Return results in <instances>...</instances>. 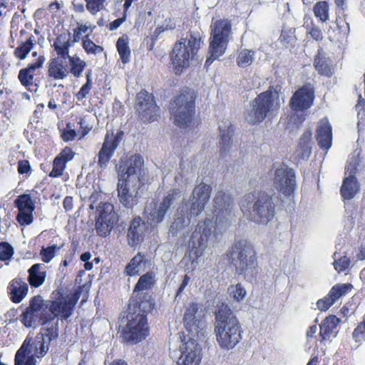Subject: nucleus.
Wrapping results in <instances>:
<instances>
[{
	"label": "nucleus",
	"instance_id": "nucleus-1",
	"mask_svg": "<svg viewBox=\"0 0 365 365\" xmlns=\"http://www.w3.org/2000/svg\"><path fill=\"white\" fill-rule=\"evenodd\" d=\"M214 217H207L205 220L200 221L193 232L191 240L192 246L196 249V255L202 256L207 247L208 243L216 240L215 227H226L232 217L233 202L230 195L220 191L213 199Z\"/></svg>",
	"mask_w": 365,
	"mask_h": 365
},
{
	"label": "nucleus",
	"instance_id": "nucleus-2",
	"mask_svg": "<svg viewBox=\"0 0 365 365\" xmlns=\"http://www.w3.org/2000/svg\"><path fill=\"white\" fill-rule=\"evenodd\" d=\"M143 159L138 155H132L119 168L118 197L120 202L131 208L138 202L139 190L142 186Z\"/></svg>",
	"mask_w": 365,
	"mask_h": 365
},
{
	"label": "nucleus",
	"instance_id": "nucleus-3",
	"mask_svg": "<svg viewBox=\"0 0 365 365\" xmlns=\"http://www.w3.org/2000/svg\"><path fill=\"white\" fill-rule=\"evenodd\" d=\"M141 299V297H138ZM153 301L131 300L127 315V324L123 328L121 336L128 343L136 344L145 339L150 334L147 314L153 309Z\"/></svg>",
	"mask_w": 365,
	"mask_h": 365
},
{
	"label": "nucleus",
	"instance_id": "nucleus-4",
	"mask_svg": "<svg viewBox=\"0 0 365 365\" xmlns=\"http://www.w3.org/2000/svg\"><path fill=\"white\" fill-rule=\"evenodd\" d=\"M41 333L38 334L31 344V339L26 338L15 355V365H36L35 358L43 356L50 342L56 339L58 334L56 322H43Z\"/></svg>",
	"mask_w": 365,
	"mask_h": 365
},
{
	"label": "nucleus",
	"instance_id": "nucleus-5",
	"mask_svg": "<svg viewBox=\"0 0 365 365\" xmlns=\"http://www.w3.org/2000/svg\"><path fill=\"white\" fill-rule=\"evenodd\" d=\"M211 192L212 187L210 185L200 183L195 187L188 200H183V207L178 211L170 227L173 235L180 234L190 225V217H197L202 213L210 200Z\"/></svg>",
	"mask_w": 365,
	"mask_h": 365
},
{
	"label": "nucleus",
	"instance_id": "nucleus-6",
	"mask_svg": "<svg viewBox=\"0 0 365 365\" xmlns=\"http://www.w3.org/2000/svg\"><path fill=\"white\" fill-rule=\"evenodd\" d=\"M242 330L230 307L222 304L215 313V334L219 346L225 350L235 347L242 339Z\"/></svg>",
	"mask_w": 365,
	"mask_h": 365
},
{
	"label": "nucleus",
	"instance_id": "nucleus-7",
	"mask_svg": "<svg viewBox=\"0 0 365 365\" xmlns=\"http://www.w3.org/2000/svg\"><path fill=\"white\" fill-rule=\"evenodd\" d=\"M280 88L271 86L264 92L259 93L250 103V108L246 110L245 119L251 123L262 122L266 118L276 116L281 106V100L284 103V97L281 96Z\"/></svg>",
	"mask_w": 365,
	"mask_h": 365
},
{
	"label": "nucleus",
	"instance_id": "nucleus-8",
	"mask_svg": "<svg viewBox=\"0 0 365 365\" xmlns=\"http://www.w3.org/2000/svg\"><path fill=\"white\" fill-rule=\"evenodd\" d=\"M244 215L257 222L266 224L274 215L272 197L264 192H252L244 196L240 202Z\"/></svg>",
	"mask_w": 365,
	"mask_h": 365
},
{
	"label": "nucleus",
	"instance_id": "nucleus-9",
	"mask_svg": "<svg viewBox=\"0 0 365 365\" xmlns=\"http://www.w3.org/2000/svg\"><path fill=\"white\" fill-rule=\"evenodd\" d=\"M230 255L237 274L243 275L247 280L257 276L258 268L256 252L250 242L243 239L236 240Z\"/></svg>",
	"mask_w": 365,
	"mask_h": 365
},
{
	"label": "nucleus",
	"instance_id": "nucleus-10",
	"mask_svg": "<svg viewBox=\"0 0 365 365\" xmlns=\"http://www.w3.org/2000/svg\"><path fill=\"white\" fill-rule=\"evenodd\" d=\"M201 34L190 31L185 38L178 41L173 48L171 62L175 73H180L187 68L200 48Z\"/></svg>",
	"mask_w": 365,
	"mask_h": 365
},
{
	"label": "nucleus",
	"instance_id": "nucleus-11",
	"mask_svg": "<svg viewBox=\"0 0 365 365\" xmlns=\"http://www.w3.org/2000/svg\"><path fill=\"white\" fill-rule=\"evenodd\" d=\"M210 28V56L205 61V66H207L225 52L231 32V24L227 19H220L212 21Z\"/></svg>",
	"mask_w": 365,
	"mask_h": 365
},
{
	"label": "nucleus",
	"instance_id": "nucleus-12",
	"mask_svg": "<svg viewBox=\"0 0 365 365\" xmlns=\"http://www.w3.org/2000/svg\"><path fill=\"white\" fill-rule=\"evenodd\" d=\"M195 112V96L192 92L180 94L172 103L171 115L175 123L183 127L190 123Z\"/></svg>",
	"mask_w": 365,
	"mask_h": 365
},
{
	"label": "nucleus",
	"instance_id": "nucleus-13",
	"mask_svg": "<svg viewBox=\"0 0 365 365\" xmlns=\"http://www.w3.org/2000/svg\"><path fill=\"white\" fill-rule=\"evenodd\" d=\"M180 196V190L174 189L163 199L159 205L154 202L148 203L145 208L148 223L151 226H155L163 222L168 209Z\"/></svg>",
	"mask_w": 365,
	"mask_h": 365
},
{
	"label": "nucleus",
	"instance_id": "nucleus-14",
	"mask_svg": "<svg viewBox=\"0 0 365 365\" xmlns=\"http://www.w3.org/2000/svg\"><path fill=\"white\" fill-rule=\"evenodd\" d=\"M359 163V153L354 152L348 159L345 167V177L341 187V194L345 200L353 198L359 191V185L355 177Z\"/></svg>",
	"mask_w": 365,
	"mask_h": 365
},
{
	"label": "nucleus",
	"instance_id": "nucleus-15",
	"mask_svg": "<svg viewBox=\"0 0 365 365\" xmlns=\"http://www.w3.org/2000/svg\"><path fill=\"white\" fill-rule=\"evenodd\" d=\"M205 313L202 307L197 304L192 303L186 309L184 314V324L190 336L200 337L204 334L205 322Z\"/></svg>",
	"mask_w": 365,
	"mask_h": 365
},
{
	"label": "nucleus",
	"instance_id": "nucleus-16",
	"mask_svg": "<svg viewBox=\"0 0 365 365\" xmlns=\"http://www.w3.org/2000/svg\"><path fill=\"white\" fill-rule=\"evenodd\" d=\"M273 185L279 192L290 196L297 188L294 170L286 165H280L274 169Z\"/></svg>",
	"mask_w": 365,
	"mask_h": 365
},
{
	"label": "nucleus",
	"instance_id": "nucleus-17",
	"mask_svg": "<svg viewBox=\"0 0 365 365\" xmlns=\"http://www.w3.org/2000/svg\"><path fill=\"white\" fill-rule=\"evenodd\" d=\"M78 299V298L73 294H68L50 302V304H46L52 316L50 315L48 319L43 322H56L57 327L58 328V320L67 319L72 315Z\"/></svg>",
	"mask_w": 365,
	"mask_h": 365
},
{
	"label": "nucleus",
	"instance_id": "nucleus-18",
	"mask_svg": "<svg viewBox=\"0 0 365 365\" xmlns=\"http://www.w3.org/2000/svg\"><path fill=\"white\" fill-rule=\"evenodd\" d=\"M198 337L187 335L182 339L180 346V356L178 358L179 365H198L200 362V349L197 344Z\"/></svg>",
	"mask_w": 365,
	"mask_h": 365
},
{
	"label": "nucleus",
	"instance_id": "nucleus-19",
	"mask_svg": "<svg viewBox=\"0 0 365 365\" xmlns=\"http://www.w3.org/2000/svg\"><path fill=\"white\" fill-rule=\"evenodd\" d=\"M136 108L140 118L148 122L154 121L159 111L153 96L145 90H142L137 95Z\"/></svg>",
	"mask_w": 365,
	"mask_h": 365
},
{
	"label": "nucleus",
	"instance_id": "nucleus-20",
	"mask_svg": "<svg viewBox=\"0 0 365 365\" xmlns=\"http://www.w3.org/2000/svg\"><path fill=\"white\" fill-rule=\"evenodd\" d=\"M123 134V132L120 130H117L115 133L113 130L111 131L108 130L103 146L98 153V163L101 168L106 167L122 140Z\"/></svg>",
	"mask_w": 365,
	"mask_h": 365
},
{
	"label": "nucleus",
	"instance_id": "nucleus-21",
	"mask_svg": "<svg viewBox=\"0 0 365 365\" xmlns=\"http://www.w3.org/2000/svg\"><path fill=\"white\" fill-rule=\"evenodd\" d=\"M314 98L313 88L309 86H305L294 93L290 99L289 106L295 112L302 111L312 106Z\"/></svg>",
	"mask_w": 365,
	"mask_h": 365
},
{
	"label": "nucleus",
	"instance_id": "nucleus-22",
	"mask_svg": "<svg viewBox=\"0 0 365 365\" xmlns=\"http://www.w3.org/2000/svg\"><path fill=\"white\" fill-rule=\"evenodd\" d=\"M219 149L222 155H226L232 145L234 128L230 120H222L219 124Z\"/></svg>",
	"mask_w": 365,
	"mask_h": 365
},
{
	"label": "nucleus",
	"instance_id": "nucleus-23",
	"mask_svg": "<svg viewBox=\"0 0 365 365\" xmlns=\"http://www.w3.org/2000/svg\"><path fill=\"white\" fill-rule=\"evenodd\" d=\"M340 319L334 315L327 317L319 325V336L322 342H331L338 334L337 326Z\"/></svg>",
	"mask_w": 365,
	"mask_h": 365
},
{
	"label": "nucleus",
	"instance_id": "nucleus-24",
	"mask_svg": "<svg viewBox=\"0 0 365 365\" xmlns=\"http://www.w3.org/2000/svg\"><path fill=\"white\" fill-rule=\"evenodd\" d=\"M70 73L68 61L62 58H52L48 66V75L55 80H63Z\"/></svg>",
	"mask_w": 365,
	"mask_h": 365
},
{
	"label": "nucleus",
	"instance_id": "nucleus-25",
	"mask_svg": "<svg viewBox=\"0 0 365 365\" xmlns=\"http://www.w3.org/2000/svg\"><path fill=\"white\" fill-rule=\"evenodd\" d=\"M317 140L321 148L326 150H329L331 146V126L327 119H322L319 122L317 130Z\"/></svg>",
	"mask_w": 365,
	"mask_h": 365
},
{
	"label": "nucleus",
	"instance_id": "nucleus-26",
	"mask_svg": "<svg viewBox=\"0 0 365 365\" xmlns=\"http://www.w3.org/2000/svg\"><path fill=\"white\" fill-rule=\"evenodd\" d=\"M45 60L46 58L44 56L40 55L34 63H31L28 67L20 70L18 77L23 86H29L33 84L35 71L43 66Z\"/></svg>",
	"mask_w": 365,
	"mask_h": 365
},
{
	"label": "nucleus",
	"instance_id": "nucleus-27",
	"mask_svg": "<svg viewBox=\"0 0 365 365\" xmlns=\"http://www.w3.org/2000/svg\"><path fill=\"white\" fill-rule=\"evenodd\" d=\"M11 301L14 303L21 302L29 291L28 284L20 279H13L7 287Z\"/></svg>",
	"mask_w": 365,
	"mask_h": 365
},
{
	"label": "nucleus",
	"instance_id": "nucleus-28",
	"mask_svg": "<svg viewBox=\"0 0 365 365\" xmlns=\"http://www.w3.org/2000/svg\"><path fill=\"white\" fill-rule=\"evenodd\" d=\"M72 46L70 34H60L55 39L53 47L57 56L54 58H62L67 61L72 56L69 55V48Z\"/></svg>",
	"mask_w": 365,
	"mask_h": 365
},
{
	"label": "nucleus",
	"instance_id": "nucleus-29",
	"mask_svg": "<svg viewBox=\"0 0 365 365\" xmlns=\"http://www.w3.org/2000/svg\"><path fill=\"white\" fill-rule=\"evenodd\" d=\"M154 283L155 274L153 272H147L146 274L142 275L135 287L132 300L138 299V301H140V299H138V297H141V300L146 299H150L152 300L150 296H143V294L139 293V292L150 289Z\"/></svg>",
	"mask_w": 365,
	"mask_h": 365
},
{
	"label": "nucleus",
	"instance_id": "nucleus-30",
	"mask_svg": "<svg viewBox=\"0 0 365 365\" xmlns=\"http://www.w3.org/2000/svg\"><path fill=\"white\" fill-rule=\"evenodd\" d=\"M144 227V223L142 222L140 217L134 218L132 220L128 231L129 245L135 247L141 242Z\"/></svg>",
	"mask_w": 365,
	"mask_h": 365
},
{
	"label": "nucleus",
	"instance_id": "nucleus-31",
	"mask_svg": "<svg viewBox=\"0 0 365 365\" xmlns=\"http://www.w3.org/2000/svg\"><path fill=\"white\" fill-rule=\"evenodd\" d=\"M28 281L34 287H40L45 281L46 272L43 264H34L28 270Z\"/></svg>",
	"mask_w": 365,
	"mask_h": 365
},
{
	"label": "nucleus",
	"instance_id": "nucleus-32",
	"mask_svg": "<svg viewBox=\"0 0 365 365\" xmlns=\"http://www.w3.org/2000/svg\"><path fill=\"white\" fill-rule=\"evenodd\" d=\"M148 260L145 256L138 252L135 255L125 267V272L127 275L134 276L143 272L146 269Z\"/></svg>",
	"mask_w": 365,
	"mask_h": 365
},
{
	"label": "nucleus",
	"instance_id": "nucleus-33",
	"mask_svg": "<svg viewBox=\"0 0 365 365\" xmlns=\"http://www.w3.org/2000/svg\"><path fill=\"white\" fill-rule=\"evenodd\" d=\"M98 212L97 219L106 220L108 222H118V217L114 210V207L109 202H101L96 207Z\"/></svg>",
	"mask_w": 365,
	"mask_h": 365
},
{
	"label": "nucleus",
	"instance_id": "nucleus-34",
	"mask_svg": "<svg viewBox=\"0 0 365 365\" xmlns=\"http://www.w3.org/2000/svg\"><path fill=\"white\" fill-rule=\"evenodd\" d=\"M40 313L26 309V310L21 315V322L26 326V327H36L39 324L48 319L47 317L41 318Z\"/></svg>",
	"mask_w": 365,
	"mask_h": 365
},
{
	"label": "nucleus",
	"instance_id": "nucleus-35",
	"mask_svg": "<svg viewBox=\"0 0 365 365\" xmlns=\"http://www.w3.org/2000/svg\"><path fill=\"white\" fill-rule=\"evenodd\" d=\"M314 66L316 70L321 75L330 76L333 73L331 61L329 58H327L320 52H319L314 59Z\"/></svg>",
	"mask_w": 365,
	"mask_h": 365
},
{
	"label": "nucleus",
	"instance_id": "nucleus-36",
	"mask_svg": "<svg viewBox=\"0 0 365 365\" xmlns=\"http://www.w3.org/2000/svg\"><path fill=\"white\" fill-rule=\"evenodd\" d=\"M67 61L70 73H72L76 78L80 77L86 66V63L77 55L72 56Z\"/></svg>",
	"mask_w": 365,
	"mask_h": 365
},
{
	"label": "nucleus",
	"instance_id": "nucleus-37",
	"mask_svg": "<svg viewBox=\"0 0 365 365\" xmlns=\"http://www.w3.org/2000/svg\"><path fill=\"white\" fill-rule=\"evenodd\" d=\"M34 46V38L32 36L29 37L26 41L19 42L14 52L15 57L20 60L25 59Z\"/></svg>",
	"mask_w": 365,
	"mask_h": 365
},
{
	"label": "nucleus",
	"instance_id": "nucleus-38",
	"mask_svg": "<svg viewBox=\"0 0 365 365\" xmlns=\"http://www.w3.org/2000/svg\"><path fill=\"white\" fill-rule=\"evenodd\" d=\"M353 286L351 284H337L334 285L327 294L335 303L341 297L345 295L351 290Z\"/></svg>",
	"mask_w": 365,
	"mask_h": 365
},
{
	"label": "nucleus",
	"instance_id": "nucleus-39",
	"mask_svg": "<svg viewBox=\"0 0 365 365\" xmlns=\"http://www.w3.org/2000/svg\"><path fill=\"white\" fill-rule=\"evenodd\" d=\"M16 207L18 211L33 212L34 210V204L29 195L23 194L18 197L15 200Z\"/></svg>",
	"mask_w": 365,
	"mask_h": 365
},
{
	"label": "nucleus",
	"instance_id": "nucleus-40",
	"mask_svg": "<svg viewBox=\"0 0 365 365\" xmlns=\"http://www.w3.org/2000/svg\"><path fill=\"white\" fill-rule=\"evenodd\" d=\"M254 59L255 51L245 48L240 51L237 58V64L241 68H247L252 65Z\"/></svg>",
	"mask_w": 365,
	"mask_h": 365
},
{
	"label": "nucleus",
	"instance_id": "nucleus-41",
	"mask_svg": "<svg viewBox=\"0 0 365 365\" xmlns=\"http://www.w3.org/2000/svg\"><path fill=\"white\" fill-rule=\"evenodd\" d=\"M118 52L123 63H127L130 61V50L128 46V40L123 37L118 39L116 43Z\"/></svg>",
	"mask_w": 365,
	"mask_h": 365
},
{
	"label": "nucleus",
	"instance_id": "nucleus-42",
	"mask_svg": "<svg viewBox=\"0 0 365 365\" xmlns=\"http://www.w3.org/2000/svg\"><path fill=\"white\" fill-rule=\"evenodd\" d=\"M314 16L322 22H326L329 19V5L326 1L317 2L313 9Z\"/></svg>",
	"mask_w": 365,
	"mask_h": 365
},
{
	"label": "nucleus",
	"instance_id": "nucleus-43",
	"mask_svg": "<svg viewBox=\"0 0 365 365\" xmlns=\"http://www.w3.org/2000/svg\"><path fill=\"white\" fill-rule=\"evenodd\" d=\"M116 222H108L106 220L96 219V230L97 234L101 237L108 235Z\"/></svg>",
	"mask_w": 365,
	"mask_h": 365
},
{
	"label": "nucleus",
	"instance_id": "nucleus-44",
	"mask_svg": "<svg viewBox=\"0 0 365 365\" xmlns=\"http://www.w3.org/2000/svg\"><path fill=\"white\" fill-rule=\"evenodd\" d=\"M356 215V210L352 205H347L345 210V215L344 218V225L347 230H351L355 223Z\"/></svg>",
	"mask_w": 365,
	"mask_h": 365
},
{
	"label": "nucleus",
	"instance_id": "nucleus-45",
	"mask_svg": "<svg viewBox=\"0 0 365 365\" xmlns=\"http://www.w3.org/2000/svg\"><path fill=\"white\" fill-rule=\"evenodd\" d=\"M86 9L93 16L105 9L106 0H85Z\"/></svg>",
	"mask_w": 365,
	"mask_h": 365
},
{
	"label": "nucleus",
	"instance_id": "nucleus-46",
	"mask_svg": "<svg viewBox=\"0 0 365 365\" xmlns=\"http://www.w3.org/2000/svg\"><path fill=\"white\" fill-rule=\"evenodd\" d=\"M77 123L80 127L78 133L81 134V138H83L87 135L93 128V125L90 121L89 115L79 117L77 119Z\"/></svg>",
	"mask_w": 365,
	"mask_h": 365
},
{
	"label": "nucleus",
	"instance_id": "nucleus-47",
	"mask_svg": "<svg viewBox=\"0 0 365 365\" xmlns=\"http://www.w3.org/2000/svg\"><path fill=\"white\" fill-rule=\"evenodd\" d=\"M82 46L86 52L88 54H96L103 51V48L100 46L95 44L90 38L88 35H86L83 38Z\"/></svg>",
	"mask_w": 365,
	"mask_h": 365
},
{
	"label": "nucleus",
	"instance_id": "nucleus-48",
	"mask_svg": "<svg viewBox=\"0 0 365 365\" xmlns=\"http://www.w3.org/2000/svg\"><path fill=\"white\" fill-rule=\"evenodd\" d=\"M228 291L230 295L237 302L242 301L247 294V291L240 284L231 286Z\"/></svg>",
	"mask_w": 365,
	"mask_h": 365
},
{
	"label": "nucleus",
	"instance_id": "nucleus-49",
	"mask_svg": "<svg viewBox=\"0 0 365 365\" xmlns=\"http://www.w3.org/2000/svg\"><path fill=\"white\" fill-rule=\"evenodd\" d=\"M60 250V247L53 245L48 247H42L40 255L43 262L48 263L54 257L56 252Z\"/></svg>",
	"mask_w": 365,
	"mask_h": 365
},
{
	"label": "nucleus",
	"instance_id": "nucleus-50",
	"mask_svg": "<svg viewBox=\"0 0 365 365\" xmlns=\"http://www.w3.org/2000/svg\"><path fill=\"white\" fill-rule=\"evenodd\" d=\"M66 166V163L65 161L60 160L58 157H56L53 163V169L51 171L49 176L53 178L60 177L63 174Z\"/></svg>",
	"mask_w": 365,
	"mask_h": 365
},
{
	"label": "nucleus",
	"instance_id": "nucleus-51",
	"mask_svg": "<svg viewBox=\"0 0 365 365\" xmlns=\"http://www.w3.org/2000/svg\"><path fill=\"white\" fill-rule=\"evenodd\" d=\"M336 253L334 254V262H333L334 269L339 273L345 271L350 264V260L346 256H344L339 257V259H336Z\"/></svg>",
	"mask_w": 365,
	"mask_h": 365
},
{
	"label": "nucleus",
	"instance_id": "nucleus-52",
	"mask_svg": "<svg viewBox=\"0 0 365 365\" xmlns=\"http://www.w3.org/2000/svg\"><path fill=\"white\" fill-rule=\"evenodd\" d=\"M13 254L14 248L9 243H0V260H8L12 257Z\"/></svg>",
	"mask_w": 365,
	"mask_h": 365
},
{
	"label": "nucleus",
	"instance_id": "nucleus-53",
	"mask_svg": "<svg viewBox=\"0 0 365 365\" xmlns=\"http://www.w3.org/2000/svg\"><path fill=\"white\" fill-rule=\"evenodd\" d=\"M352 336L356 342L361 343L365 341V321L355 328Z\"/></svg>",
	"mask_w": 365,
	"mask_h": 365
},
{
	"label": "nucleus",
	"instance_id": "nucleus-54",
	"mask_svg": "<svg viewBox=\"0 0 365 365\" xmlns=\"http://www.w3.org/2000/svg\"><path fill=\"white\" fill-rule=\"evenodd\" d=\"M44 304L43 299L39 295L34 297L31 301L29 307L26 309L37 312L41 314V309H43Z\"/></svg>",
	"mask_w": 365,
	"mask_h": 365
},
{
	"label": "nucleus",
	"instance_id": "nucleus-55",
	"mask_svg": "<svg viewBox=\"0 0 365 365\" xmlns=\"http://www.w3.org/2000/svg\"><path fill=\"white\" fill-rule=\"evenodd\" d=\"M33 212L19 211L16 220L21 225H28L33 222Z\"/></svg>",
	"mask_w": 365,
	"mask_h": 365
},
{
	"label": "nucleus",
	"instance_id": "nucleus-56",
	"mask_svg": "<svg viewBox=\"0 0 365 365\" xmlns=\"http://www.w3.org/2000/svg\"><path fill=\"white\" fill-rule=\"evenodd\" d=\"M297 153L299 158H307L311 154V146L310 143H302L299 142V147L297 150Z\"/></svg>",
	"mask_w": 365,
	"mask_h": 365
},
{
	"label": "nucleus",
	"instance_id": "nucleus-57",
	"mask_svg": "<svg viewBox=\"0 0 365 365\" xmlns=\"http://www.w3.org/2000/svg\"><path fill=\"white\" fill-rule=\"evenodd\" d=\"M334 304L333 300L327 295L323 299H321L317 301V308L321 311H327L331 306Z\"/></svg>",
	"mask_w": 365,
	"mask_h": 365
},
{
	"label": "nucleus",
	"instance_id": "nucleus-58",
	"mask_svg": "<svg viewBox=\"0 0 365 365\" xmlns=\"http://www.w3.org/2000/svg\"><path fill=\"white\" fill-rule=\"evenodd\" d=\"M74 152L71 148L66 147L57 156L60 160L65 161L66 163L71 161L74 157Z\"/></svg>",
	"mask_w": 365,
	"mask_h": 365
},
{
	"label": "nucleus",
	"instance_id": "nucleus-59",
	"mask_svg": "<svg viewBox=\"0 0 365 365\" xmlns=\"http://www.w3.org/2000/svg\"><path fill=\"white\" fill-rule=\"evenodd\" d=\"M18 172L19 174H30L31 166L28 160H20L18 163Z\"/></svg>",
	"mask_w": 365,
	"mask_h": 365
},
{
	"label": "nucleus",
	"instance_id": "nucleus-60",
	"mask_svg": "<svg viewBox=\"0 0 365 365\" xmlns=\"http://www.w3.org/2000/svg\"><path fill=\"white\" fill-rule=\"evenodd\" d=\"M96 28V26H92L90 23L83 21L77 22V30H78L81 34L86 33L89 29H91V32H92Z\"/></svg>",
	"mask_w": 365,
	"mask_h": 365
},
{
	"label": "nucleus",
	"instance_id": "nucleus-61",
	"mask_svg": "<svg viewBox=\"0 0 365 365\" xmlns=\"http://www.w3.org/2000/svg\"><path fill=\"white\" fill-rule=\"evenodd\" d=\"M311 37L314 40L319 41L323 39V34L319 28L316 26H312L309 31Z\"/></svg>",
	"mask_w": 365,
	"mask_h": 365
},
{
	"label": "nucleus",
	"instance_id": "nucleus-62",
	"mask_svg": "<svg viewBox=\"0 0 365 365\" xmlns=\"http://www.w3.org/2000/svg\"><path fill=\"white\" fill-rule=\"evenodd\" d=\"M91 86L88 84H83L80 88L79 91L76 93V96L78 101H82L89 93Z\"/></svg>",
	"mask_w": 365,
	"mask_h": 365
},
{
	"label": "nucleus",
	"instance_id": "nucleus-63",
	"mask_svg": "<svg viewBox=\"0 0 365 365\" xmlns=\"http://www.w3.org/2000/svg\"><path fill=\"white\" fill-rule=\"evenodd\" d=\"M77 136L76 131L74 129L69 128L65 130L62 133V138L65 141L73 140Z\"/></svg>",
	"mask_w": 365,
	"mask_h": 365
},
{
	"label": "nucleus",
	"instance_id": "nucleus-64",
	"mask_svg": "<svg viewBox=\"0 0 365 365\" xmlns=\"http://www.w3.org/2000/svg\"><path fill=\"white\" fill-rule=\"evenodd\" d=\"M125 19H126V14L124 13L123 17L118 18L109 24V25H108L109 30L114 31V30L117 29L125 21Z\"/></svg>",
	"mask_w": 365,
	"mask_h": 365
}]
</instances>
